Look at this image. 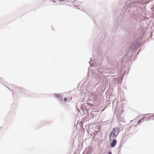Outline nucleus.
I'll use <instances>...</instances> for the list:
<instances>
[{
	"label": "nucleus",
	"instance_id": "1",
	"mask_svg": "<svg viewBox=\"0 0 154 154\" xmlns=\"http://www.w3.org/2000/svg\"><path fill=\"white\" fill-rule=\"evenodd\" d=\"M118 135L117 131L113 129L111 131L109 135V141L110 142L109 145L111 148H113L115 146L117 143V140L115 139Z\"/></svg>",
	"mask_w": 154,
	"mask_h": 154
},
{
	"label": "nucleus",
	"instance_id": "2",
	"mask_svg": "<svg viewBox=\"0 0 154 154\" xmlns=\"http://www.w3.org/2000/svg\"><path fill=\"white\" fill-rule=\"evenodd\" d=\"M139 46V45L137 42H134L131 45V49L129 51L127 56H131L133 54H135V51L137 50Z\"/></svg>",
	"mask_w": 154,
	"mask_h": 154
},
{
	"label": "nucleus",
	"instance_id": "3",
	"mask_svg": "<svg viewBox=\"0 0 154 154\" xmlns=\"http://www.w3.org/2000/svg\"><path fill=\"white\" fill-rule=\"evenodd\" d=\"M125 13V12H122V10H119L117 14L115 13L114 14L115 15V14H116V17H118V20H123L124 19V15Z\"/></svg>",
	"mask_w": 154,
	"mask_h": 154
},
{
	"label": "nucleus",
	"instance_id": "4",
	"mask_svg": "<svg viewBox=\"0 0 154 154\" xmlns=\"http://www.w3.org/2000/svg\"><path fill=\"white\" fill-rule=\"evenodd\" d=\"M120 125H119V126L118 127H116V128H113L112 130H113L114 129L115 131H117V132L118 133V134H119V132L122 130L124 128V125L121 124V123H120Z\"/></svg>",
	"mask_w": 154,
	"mask_h": 154
},
{
	"label": "nucleus",
	"instance_id": "5",
	"mask_svg": "<svg viewBox=\"0 0 154 154\" xmlns=\"http://www.w3.org/2000/svg\"><path fill=\"white\" fill-rule=\"evenodd\" d=\"M120 118L121 119V122H124V121H123V120H125V112L124 111L123 109H122V111L120 113Z\"/></svg>",
	"mask_w": 154,
	"mask_h": 154
},
{
	"label": "nucleus",
	"instance_id": "6",
	"mask_svg": "<svg viewBox=\"0 0 154 154\" xmlns=\"http://www.w3.org/2000/svg\"><path fill=\"white\" fill-rule=\"evenodd\" d=\"M62 94L60 93V94H57V93H54V95L57 98H60V97H61V95H62Z\"/></svg>",
	"mask_w": 154,
	"mask_h": 154
},
{
	"label": "nucleus",
	"instance_id": "7",
	"mask_svg": "<svg viewBox=\"0 0 154 154\" xmlns=\"http://www.w3.org/2000/svg\"><path fill=\"white\" fill-rule=\"evenodd\" d=\"M92 152V150L91 149L89 148L87 150L86 154H90Z\"/></svg>",
	"mask_w": 154,
	"mask_h": 154
},
{
	"label": "nucleus",
	"instance_id": "8",
	"mask_svg": "<svg viewBox=\"0 0 154 154\" xmlns=\"http://www.w3.org/2000/svg\"><path fill=\"white\" fill-rule=\"evenodd\" d=\"M146 118V117H144L142 118L141 119L138 121L137 123L136 124V125H137L138 124H139L140 123H141L142 122V120H143L144 119Z\"/></svg>",
	"mask_w": 154,
	"mask_h": 154
},
{
	"label": "nucleus",
	"instance_id": "9",
	"mask_svg": "<svg viewBox=\"0 0 154 154\" xmlns=\"http://www.w3.org/2000/svg\"><path fill=\"white\" fill-rule=\"evenodd\" d=\"M88 105L89 106H94V105L92 103H87Z\"/></svg>",
	"mask_w": 154,
	"mask_h": 154
},
{
	"label": "nucleus",
	"instance_id": "10",
	"mask_svg": "<svg viewBox=\"0 0 154 154\" xmlns=\"http://www.w3.org/2000/svg\"><path fill=\"white\" fill-rule=\"evenodd\" d=\"M3 79L2 78H0V82L1 83H2L3 82Z\"/></svg>",
	"mask_w": 154,
	"mask_h": 154
},
{
	"label": "nucleus",
	"instance_id": "11",
	"mask_svg": "<svg viewBox=\"0 0 154 154\" xmlns=\"http://www.w3.org/2000/svg\"><path fill=\"white\" fill-rule=\"evenodd\" d=\"M67 100V98L66 97H65L64 98V100L65 102H66Z\"/></svg>",
	"mask_w": 154,
	"mask_h": 154
},
{
	"label": "nucleus",
	"instance_id": "12",
	"mask_svg": "<svg viewBox=\"0 0 154 154\" xmlns=\"http://www.w3.org/2000/svg\"><path fill=\"white\" fill-rule=\"evenodd\" d=\"M57 1H60L61 2H63L65 0H57Z\"/></svg>",
	"mask_w": 154,
	"mask_h": 154
},
{
	"label": "nucleus",
	"instance_id": "13",
	"mask_svg": "<svg viewBox=\"0 0 154 154\" xmlns=\"http://www.w3.org/2000/svg\"><path fill=\"white\" fill-rule=\"evenodd\" d=\"M108 154H112V152L110 151L109 152H108Z\"/></svg>",
	"mask_w": 154,
	"mask_h": 154
},
{
	"label": "nucleus",
	"instance_id": "14",
	"mask_svg": "<svg viewBox=\"0 0 154 154\" xmlns=\"http://www.w3.org/2000/svg\"><path fill=\"white\" fill-rule=\"evenodd\" d=\"M91 60L89 62V63L90 64V65H91Z\"/></svg>",
	"mask_w": 154,
	"mask_h": 154
},
{
	"label": "nucleus",
	"instance_id": "15",
	"mask_svg": "<svg viewBox=\"0 0 154 154\" xmlns=\"http://www.w3.org/2000/svg\"><path fill=\"white\" fill-rule=\"evenodd\" d=\"M60 98L62 100L63 98V97L61 96V97H60Z\"/></svg>",
	"mask_w": 154,
	"mask_h": 154
},
{
	"label": "nucleus",
	"instance_id": "16",
	"mask_svg": "<svg viewBox=\"0 0 154 154\" xmlns=\"http://www.w3.org/2000/svg\"><path fill=\"white\" fill-rule=\"evenodd\" d=\"M75 2H77V1H74V2H73V3H75Z\"/></svg>",
	"mask_w": 154,
	"mask_h": 154
},
{
	"label": "nucleus",
	"instance_id": "17",
	"mask_svg": "<svg viewBox=\"0 0 154 154\" xmlns=\"http://www.w3.org/2000/svg\"><path fill=\"white\" fill-rule=\"evenodd\" d=\"M154 10L152 11L153 13H154V8H153Z\"/></svg>",
	"mask_w": 154,
	"mask_h": 154
},
{
	"label": "nucleus",
	"instance_id": "18",
	"mask_svg": "<svg viewBox=\"0 0 154 154\" xmlns=\"http://www.w3.org/2000/svg\"><path fill=\"white\" fill-rule=\"evenodd\" d=\"M17 89H19V87H17Z\"/></svg>",
	"mask_w": 154,
	"mask_h": 154
},
{
	"label": "nucleus",
	"instance_id": "19",
	"mask_svg": "<svg viewBox=\"0 0 154 154\" xmlns=\"http://www.w3.org/2000/svg\"><path fill=\"white\" fill-rule=\"evenodd\" d=\"M75 6H76V7H78V6H77L76 5H75Z\"/></svg>",
	"mask_w": 154,
	"mask_h": 154
},
{
	"label": "nucleus",
	"instance_id": "20",
	"mask_svg": "<svg viewBox=\"0 0 154 154\" xmlns=\"http://www.w3.org/2000/svg\"><path fill=\"white\" fill-rule=\"evenodd\" d=\"M125 3L124 4V6H125Z\"/></svg>",
	"mask_w": 154,
	"mask_h": 154
},
{
	"label": "nucleus",
	"instance_id": "21",
	"mask_svg": "<svg viewBox=\"0 0 154 154\" xmlns=\"http://www.w3.org/2000/svg\"><path fill=\"white\" fill-rule=\"evenodd\" d=\"M23 89V88H22V89H21V91H22V89Z\"/></svg>",
	"mask_w": 154,
	"mask_h": 154
},
{
	"label": "nucleus",
	"instance_id": "22",
	"mask_svg": "<svg viewBox=\"0 0 154 154\" xmlns=\"http://www.w3.org/2000/svg\"><path fill=\"white\" fill-rule=\"evenodd\" d=\"M149 114H148V115H149ZM146 115H148V114H146Z\"/></svg>",
	"mask_w": 154,
	"mask_h": 154
},
{
	"label": "nucleus",
	"instance_id": "23",
	"mask_svg": "<svg viewBox=\"0 0 154 154\" xmlns=\"http://www.w3.org/2000/svg\"><path fill=\"white\" fill-rule=\"evenodd\" d=\"M125 71H124V73H125Z\"/></svg>",
	"mask_w": 154,
	"mask_h": 154
},
{
	"label": "nucleus",
	"instance_id": "24",
	"mask_svg": "<svg viewBox=\"0 0 154 154\" xmlns=\"http://www.w3.org/2000/svg\"><path fill=\"white\" fill-rule=\"evenodd\" d=\"M138 52H137V54H138Z\"/></svg>",
	"mask_w": 154,
	"mask_h": 154
},
{
	"label": "nucleus",
	"instance_id": "25",
	"mask_svg": "<svg viewBox=\"0 0 154 154\" xmlns=\"http://www.w3.org/2000/svg\"><path fill=\"white\" fill-rule=\"evenodd\" d=\"M138 52H137V54H138Z\"/></svg>",
	"mask_w": 154,
	"mask_h": 154
},
{
	"label": "nucleus",
	"instance_id": "26",
	"mask_svg": "<svg viewBox=\"0 0 154 154\" xmlns=\"http://www.w3.org/2000/svg\"><path fill=\"white\" fill-rule=\"evenodd\" d=\"M138 52H137V54H138Z\"/></svg>",
	"mask_w": 154,
	"mask_h": 154
},
{
	"label": "nucleus",
	"instance_id": "27",
	"mask_svg": "<svg viewBox=\"0 0 154 154\" xmlns=\"http://www.w3.org/2000/svg\"><path fill=\"white\" fill-rule=\"evenodd\" d=\"M152 117H154V116Z\"/></svg>",
	"mask_w": 154,
	"mask_h": 154
}]
</instances>
